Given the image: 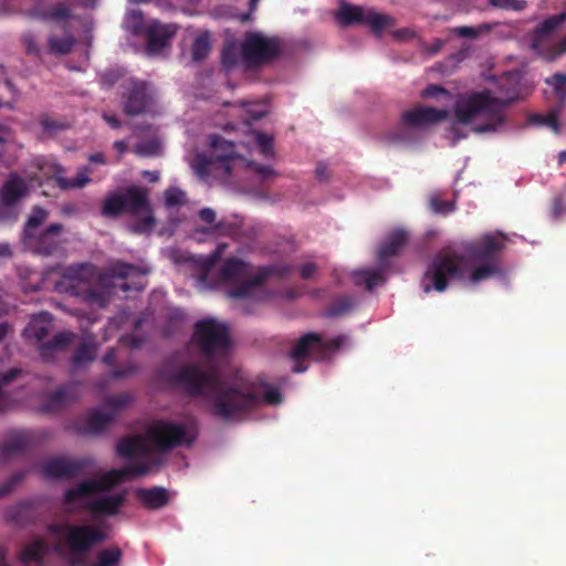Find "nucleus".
Here are the masks:
<instances>
[{
  "instance_id": "obj_37",
  "label": "nucleus",
  "mask_w": 566,
  "mask_h": 566,
  "mask_svg": "<svg viewBox=\"0 0 566 566\" xmlns=\"http://www.w3.org/2000/svg\"><path fill=\"white\" fill-rule=\"evenodd\" d=\"M211 51L210 33L208 31L198 34L191 45V59L195 62L205 60Z\"/></svg>"
},
{
  "instance_id": "obj_5",
  "label": "nucleus",
  "mask_w": 566,
  "mask_h": 566,
  "mask_svg": "<svg viewBox=\"0 0 566 566\" xmlns=\"http://www.w3.org/2000/svg\"><path fill=\"white\" fill-rule=\"evenodd\" d=\"M467 277L464 258L455 253L439 252L433 256L421 279L424 293L432 290L444 292L450 281H462Z\"/></svg>"
},
{
  "instance_id": "obj_10",
  "label": "nucleus",
  "mask_w": 566,
  "mask_h": 566,
  "mask_svg": "<svg viewBox=\"0 0 566 566\" xmlns=\"http://www.w3.org/2000/svg\"><path fill=\"white\" fill-rule=\"evenodd\" d=\"M448 117L446 109L420 106L402 113L399 125L388 135L395 144H411L416 142L413 129L423 128L439 123Z\"/></svg>"
},
{
  "instance_id": "obj_3",
  "label": "nucleus",
  "mask_w": 566,
  "mask_h": 566,
  "mask_svg": "<svg viewBox=\"0 0 566 566\" xmlns=\"http://www.w3.org/2000/svg\"><path fill=\"white\" fill-rule=\"evenodd\" d=\"M193 440L182 424L158 419L149 423L144 438L126 437L118 442L116 450L123 458H134L147 452L146 442L158 452H168L180 446H191Z\"/></svg>"
},
{
  "instance_id": "obj_48",
  "label": "nucleus",
  "mask_w": 566,
  "mask_h": 566,
  "mask_svg": "<svg viewBox=\"0 0 566 566\" xmlns=\"http://www.w3.org/2000/svg\"><path fill=\"white\" fill-rule=\"evenodd\" d=\"M546 84L552 86L555 94L560 98H566V74L555 73L545 80Z\"/></svg>"
},
{
  "instance_id": "obj_51",
  "label": "nucleus",
  "mask_w": 566,
  "mask_h": 566,
  "mask_svg": "<svg viewBox=\"0 0 566 566\" xmlns=\"http://www.w3.org/2000/svg\"><path fill=\"white\" fill-rule=\"evenodd\" d=\"M489 4L493 8L515 11H521L526 7L524 0H489Z\"/></svg>"
},
{
  "instance_id": "obj_44",
  "label": "nucleus",
  "mask_w": 566,
  "mask_h": 566,
  "mask_svg": "<svg viewBox=\"0 0 566 566\" xmlns=\"http://www.w3.org/2000/svg\"><path fill=\"white\" fill-rule=\"evenodd\" d=\"M491 31V27L486 23H482L478 27H469V25H462V27H455L451 30V32L460 38L465 39H476L483 33H488Z\"/></svg>"
},
{
  "instance_id": "obj_12",
  "label": "nucleus",
  "mask_w": 566,
  "mask_h": 566,
  "mask_svg": "<svg viewBox=\"0 0 566 566\" xmlns=\"http://www.w3.org/2000/svg\"><path fill=\"white\" fill-rule=\"evenodd\" d=\"M119 88L123 112L127 116H138L150 111L154 95L146 81L128 77L122 81Z\"/></svg>"
},
{
  "instance_id": "obj_15",
  "label": "nucleus",
  "mask_w": 566,
  "mask_h": 566,
  "mask_svg": "<svg viewBox=\"0 0 566 566\" xmlns=\"http://www.w3.org/2000/svg\"><path fill=\"white\" fill-rule=\"evenodd\" d=\"M506 237L502 232L485 233L469 242L464 251L468 258L475 263L496 262L499 264L500 255L505 249Z\"/></svg>"
},
{
  "instance_id": "obj_27",
  "label": "nucleus",
  "mask_w": 566,
  "mask_h": 566,
  "mask_svg": "<svg viewBox=\"0 0 566 566\" xmlns=\"http://www.w3.org/2000/svg\"><path fill=\"white\" fill-rule=\"evenodd\" d=\"M210 147L213 150L212 154L216 160L221 163L224 171L229 174L231 171L230 161L237 157L234 144L219 135H211Z\"/></svg>"
},
{
  "instance_id": "obj_8",
  "label": "nucleus",
  "mask_w": 566,
  "mask_h": 566,
  "mask_svg": "<svg viewBox=\"0 0 566 566\" xmlns=\"http://www.w3.org/2000/svg\"><path fill=\"white\" fill-rule=\"evenodd\" d=\"M195 342L209 361L224 358L229 354L231 339L228 327L214 318H205L195 324Z\"/></svg>"
},
{
  "instance_id": "obj_17",
  "label": "nucleus",
  "mask_w": 566,
  "mask_h": 566,
  "mask_svg": "<svg viewBox=\"0 0 566 566\" xmlns=\"http://www.w3.org/2000/svg\"><path fill=\"white\" fill-rule=\"evenodd\" d=\"M91 465V460L67 459L65 457H53L40 464L41 473L46 478L71 479L82 474Z\"/></svg>"
},
{
  "instance_id": "obj_25",
  "label": "nucleus",
  "mask_w": 566,
  "mask_h": 566,
  "mask_svg": "<svg viewBox=\"0 0 566 566\" xmlns=\"http://www.w3.org/2000/svg\"><path fill=\"white\" fill-rule=\"evenodd\" d=\"M135 495L148 510H159L169 503V493L163 486L139 488L135 491Z\"/></svg>"
},
{
  "instance_id": "obj_14",
  "label": "nucleus",
  "mask_w": 566,
  "mask_h": 566,
  "mask_svg": "<svg viewBox=\"0 0 566 566\" xmlns=\"http://www.w3.org/2000/svg\"><path fill=\"white\" fill-rule=\"evenodd\" d=\"M344 338L342 336L324 340L317 333H307L303 335L293 349L291 357L295 360H301L305 357H312L315 360H323L329 354L338 350L343 345Z\"/></svg>"
},
{
  "instance_id": "obj_55",
  "label": "nucleus",
  "mask_w": 566,
  "mask_h": 566,
  "mask_svg": "<svg viewBox=\"0 0 566 566\" xmlns=\"http://www.w3.org/2000/svg\"><path fill=\"white\" fill-rule=\"evenodd\" d=\"M22 43L29 55L41 56V49L38 46L35 38L31 32H27L22 35Z\"/></svg>"
},
{
  "instance_id": "obj_52",
  "label": "nucleus",
  "mask_w": 566,
  "mask_h": 566,
  "mask_svg": "<svg viewBox=\"0 0 566 566\" xmlns=\"http://www.w3.org/2000/svg\"><path fill=\"white\" fill-rule=\"evenodd\" d=\"M239 60L238 50L233 45L223 48L221 52V62L226 69H232L237 65Z\"/></svg>"
},
{
  "instance_id": "obj_24",
  "label": "nucleus",
  "mask_w": 566,
  "mask_h": 566,
  "mask_svg": "<svg viewBox=\"0 0 566 566\" xmlns=\"http://www.w3.org/2000/svg\"><path fill=\"white\" fill-rule=\"evenodd\" d=\"M251 274L252 266L249 263L238 258H229L221 268L220 279L226 283H237L248 279Z\"/></svg>"
},
{
  "instance_id": "obj_23",
  "label": "nucleus",
  "mask_w": 566,
  "mask_h": 566,
  "mask_svg": "<svg viewBox=\"0 0 566 566\" xmlns=\"http://www.w3.org/2000/svg\"><path fill=\"white\" fill-rule=\"evenodd\" d=\"M52 328V316L49 313H40L32 316L29 324L23 329V337L28 340H34L38 347L44 343V338Z\"/></svg>"
},
{
  "instance_id": "obj_31",
  "label": "nucleus",
  "mask_w": 566,
  "mask_h": 566,
  "mask_svg": "<svg viewBox=\"0 0 566 566\" xmlns=\"http://www.w3.org/2000/svg\"><path fill=\"white\" fill-rule=\"evenodd\" d=\"M75 335L72 332H60L55 334L49 342L42 343L39 346V352L44 360H50L53 353L64 349L72 343Z\"/></svg>"
},
{
  "instance_id": "obj_20",
  "label": "nucleus",
  "mask_w": 566,
  "mask_h": 566,
  "mask_svg": "<svg viewBox=\"0 0 566 566\" xmlns=\"http://www.w3.org/2000/svg\"><path fill=\"white\" fill-rule=\"evenodd\" d=\"M126 501V493L103 495L95 500L87 501L83 504V509L90 511L94 516H116Z\"/></svg>"
},
{
  "instance_id": "obj_54",
  "label": "nucleus",
  "mask_w": 566,
  "mask_h": 566,
  "mask_svg": "<svg viewBox=\"0 0 566 566\" xmlns=\"http://www.w3.org/2000/svg\"><path fill=\"white\" fill-rule=\"evenodd\" d=\"M24 473L23 472H17L12 474L8 480H6L0 485V497L6 496L9 494L13 489L23 480Z\"/></svg>"
},
{
  "instance_id": "obj_62",
  "label": "nucleus",
  "mask_w": 566,
  "mask_h": 566,
  "mask_svg": "<svg viewBox=\"0 0 566 566\" xmlns=\"http://www.w3.org/2000/svg\"><path fill=\"white\" fill-rule=\"evenodd\" d=\"M317 271V265L313 262H307L300 268V275L304 280L311 279Z\"/></svg>"
},
{
  "instance_id": "obj_32",
  "label": "nucleus",
  "mask_w": 566,
  "mask_h": 566,
  "mask_svg": "<svg viewBox=\"0 0 566 566\" xmlns=\"http://www.w3.org/2000/svg\"><path fill=\"white\" fill-rule=\"evenodd\" d=\"M46 553H48L46 543L41 538H36L23 547V549L20 553V560L23 564H29V563L42 564Z\"/></svg>"
},
{
  "instance_id": "obj_58",
  "label": "nucleus",
  "mask_w": 566,
  "mask_h": 566,
  "mask_svg": "<svg viewBox=\"0 0 566 566\" xmlns=\"http://www.w3.org/2000/svg\"><path fill=\"white\" fill-rule=\"evenodd\" d=\"M157 149H158V144L155 140H149V142H145V143H138L135 146L134 151L137 155L151 156V155L156 154Z\"/></svg>"
},
{
  "instance_id": "obj_64",
  "label": "nucleus",
  "mask_w": 566,
  "mask_h": 566,
  "mask_svg": "<svg viewBox=\"0 0 566 566\" xmlns=\"http://www.w3.org/2000/svg\"><path fill=\"white\" fill-rule=\"evenodd\" d=\"M199 218L209 224H212L216 221V212L210 208H203L199 211Z\"/></svg>"
},
{
  "instance_id": "obj_34",
  "label": "nucleus",
  "mask_w": 566,
  "mask_h": 566,
  "mask_svg": "<svg viewBox=\"0 0 566 566\" xmlns=\"http://www.w3.org/2000/svg\"><path fill=\"white\" fill-rule=\"evenodd\" d=\"M52 172L57 186L64 190L72 188H83L91 180L84 172L77 174L73 179L64 178V169L60 165H54Z\"/></svg>"
},
{
  "instance_id": "obj_61",
  "label": "nucleus",
  "mask_w": 566,
  "mask_h": 566,
  "mask_svg": "<svg viewBox=\"0 0 566 566\" xmlns=\"http://www.w3.org/2000/svg\"><path fill=\"white\" fill-rule=\"evenodd\" d=\"M20 374H21L20 368H11L10 370L3 373L0 378L1 388L6 385H9L11 381H13Z\"/></svg>"
},
{
  "instance_id": "obj_1",
  "label": "nucleus",
  "mask_w": 566,
  "mask_h": 566,
  "mask_svg": "<svg viewBox=\"0 0 566 566\" xmlns=\"http://www.w3.org/2000/svg\"><path fill=\"white\" fill-rule=\"evenodd\" d=\"M167 379L187 397L207 398L211 413L227 421L241 419L262 402L276 406L283 400L277 389H269L262 396L254 381L240 374L232 379H226L214 367L205 370L196 364H187Z\"/></svg>"
},
{
  "instance_id": "obj_45",
  "label": "nucleus",
  "mask_w": 566,
  "mask_h": 566,
  "mask_svg": "<svg viewBox=\"0 0 566 566\" xmlns=\"http://www.w3.org/2000/svg\"><path fill=\"white\" fill-rule=\"evenodd\" d=\"M42 20H55V21H65L71 17V10L64 3H56L48 11H44L36 15Z\"/></svg>"
},
{
  "instance_id": "obj_4",
  "label": "nucleus",
  "mask_w": 566,
  "mask_h": 566,
  "mask_svg": "<svg viewBox=\"0 0 566 566\" xmlns=\"http://www.w3.org/2000/svg\"><path fill=\"white\" fill-rule=\"evenodd\" d=\"M150 470L148 463L140 462L118 470H112L99 479H87L81 481L75 486L70 488L64 493V504L70 505L77 500L92 497L101 492H108L115 485L125 479L146 475Z\"/></svg>"
},
{
  "instance_id": "obj_2",
  "label": "nucleus",
  "mask_w": 566,
  "mask_h": 566,
  "mask_svg": "<svg viewBox=\"0 0 566 566\" xmlns=\"http://www.w3.org/2000/svg\"><path fill=\"white\" fill-rule=\"evenodd\" d=\"M515 99V94L504 99L489 90L473 92L455 103L454 115L458 123L471 125L475 133H493L504 125L505 108Z\"/></svg>"
},
{
  "instance_id": "obj_16",
  "label": "nucleus",
  "mask_w": 566,
  "mask_h": 566,
  "mask_svg": "<svg viewBox=\"0 0 566 566\" xmlns=\"http://www.w3.org/2000/svg\"><path fill=\"white\" fill-rule=\"evenodd\" d=\"M564 13L552 15L539 23L531 33L530 46L538 55L549 60V54L553 52L556 43V32L565 21Z\"/></svg>"
},
{
  "instance_id": "obj_18",
  "label": "nucleus",
  "mask_w": 566,
  "mask_h": 566,
  "mask_svg": "<svg viewBox=\"0 0 566 566\" xmlns=\"http://www.w3.org/2000/svg\"><path fill=\"white\" fill-rule=\"evenodd\" d=\"M62 230L63 226L61 223H52L45 229V231L40 233V235H32V239L25 240L35 253L49 256L54 254L60 249V234Z\"/></svg>"
},
{
  "instance_id": "obj_42",
  "label": "nucleus",
  "mask_w": 566,
  "mask_h": 566,
  "mask_svg": "<svg viewBox=\"0 0 566 566\" xmlns=\"http://www.w3.org/2000/svg\"><path fill=\"white\" fill-rule=\"evenodd\" d=\"M500 272V265L496 264V262H486L481 263L480 266L475 268L471 275L470 281L472 283H478L481 281H485L490 279L491 276L497 274Z\"/></svg>"
},
{
  "instance_id": "obj_28",
  "label": "nucleus",
  "mask_w": 566,
  "mask_h": 566,
  "mask_svg": "<svg viewBox=\"0 0 566 566\" xmlns=\"http://www.w3.org/2000/svg\"><path fill=\"white\" fill-rule=\"evenodd\" d=\"M32 444V436L28 431H19L11 434L0 447L3 457L21 454Z\"/></svg>"
},
{
  "instance_id": "obj_35",
  "label": "nucleus",
  "mask_w": 566,
  "mask_h": 566,
  "mask_svg": "<svg viewBox=\"0 0 566 566\" xmlns=\"http://www.w3.org/2000/svg\"><path fill=\"white\" fill-rule=\"evenodd\" d=\"M94 273V266L90 263H80L70 265L63 271V277L71 282V286L74 287V283L88 281Z\"/></svg>"
},
{
  "instance_id": "obj_21",
  "label": "nucleus",
  "mask_w": 566,
  "mask_h": 566,
  "mask_svg": "<svg viewBox=\"0 0 566 566\" xmlns=\"http://www.w3.org/2000/svg\"><path fill=\"white\" fill-rule=\"evenodd\" d=\"M176 34V28L170 24H163L158 21L151 22L146 30L147 51L150 54L159 53L169 45L170 39Z\"/></svg>"
},
{
  "instance_id": "obj_57",
  "label": "nucleus",
  "mask_w": 566,
  "mask_h": 566,
  "mask_svg": "<svg viewBox=\"0 0 566 566\" xmlns=\"http://www.w3.org/2000/svg\"><path fill=\"white\" fill-rule=\"evenodd\" d=\"M249 167L259 175L262 181H266L268 179L274 177L276 175L275 170L270 166L258 164L254 161L249 163Z\"/></svg>"
},
{
  "instance_id": "obj_19",
  "label": "nucleus",
  "mask_w": 566,
  "mask_h": 566,
  "mask_svg": "<svg viewBox=\"0 0 566 566\" xmlns=\"http://www.w3.org/2000/svg\"><path fill=\"white\" fill-rule=\"evenodd\" d=\"M81 397V385L78 382H69L59 387L48 396L44 403V410L57 412Z\"/></svg>"
},
{
  "instance_id": "obj_41",
  "label": "nucleus",
  "mask_w": 566,
  "mask_h": 566,
  "mask_svg": "<svg viewBox=\"0 0 566 566\" xmlns=\"http://www.w3.org/2000/svg\"><path fill=\"white\" fill-rule=\"evenodd\" d=\"M355 303L349 296H342L332 303L325 311V315L328 317H337L349 313Z\"/></svg>"
},
{
  "instance_id": "obj_9",
  "label": "nucleus",
  "mask_w": 566,
  "mask_h": 566,
  "mask_svg": "<svg viewBox=\"0 0 566 566\" xmlns=\"http://www.w3.org/2000/svg\"><path fill=\"white\" fill-rule=\"evenodd\" d=\"M335 20L342 27L367 25L371 32L379 36L382 32L396 24V19L389 14L376 11L374 8H364L340 1Z\"/></svg>"
},
{
  "instance_id": "obj_26",
  "label": "nucleus",
  "mask_w": 566,
  "mask_h": 566,
  "mask_svg": "<svg viewBox=\"0 0 566 566\" xmlns=\"http://www.w3.org/2000/svg\"><path fill=\"white\" fill-rule=\"evenodd\" d=\"M28 192V185L18 174L11 172L1 189V200L11 206L23 198Z\"/></svg>"
},
{
  "instance_id": "obj_59",
  "label": "nucleus",
  "mask_w": 566,
  "mask_h": 566,
  "mask_svg": "<svg viewBox=\"0 0 566 566\" xmlns=\"http://www.w3.org/2000/svg\"><path fill=\"white\" fill-rule=\"evenodd\" d=\"M563 213H566L565 197L563 193L556 196L553 200L552 214L558 219Z\"/></svg>"
},
{
  "instance_id": "obj_43",
  "label": "nucleus",
  "mask_w": 566,
  "mask_h": 566,
  "mask_svg": "<svg viewBox=\"0 0 566 566\" xmlns=\"http://www.w3.org/2000/svg\"><path fill=\"white\" fill-rule=\"evenodd\" d=\"M140 213H145L144 217L139 218L135 222L128 226L133 233L143 234L151 232L155 226V218L151 213L150 207L147 210H143Z\"/></svg>"
},
{
  "instance_id": "obj_53",
  "label": "nucleus",
  "mask_w": 566,
  "mask_h": 566,
  "mask_svg": "<svg viewBox=\"0 0 566 566\" xmlns=\"http://www.w3.org/2000/svg\"><path fill=\"white\" fill-rule=\"evenodd\" d=\"M185 192L178 188H169L165 192V201L168 207H177L185 202Z\"/></svg>"
},
{
  "instance_id": "obj_7",
  "label": "nucleus",
  "mask_w": 566,
  "mask_h": 566,
  "mask_svg": "<svg viewBox=\"0 0 566 566\" xmlns=\"http://www.w3.org/2000/svg\"><path fill=\"white\" fill-rule=\"evenodd\" d=\"M142 279L143 273L136 265L118 262L108 268V277L104 276L102 282L112 286L114 290L112 293H117V291L127 293L129 291H142L144 289ZM109 293L98 289H88L87 300L99 307H105L109 302Z\"/></svg>"
},
{
  "instance_id": "obj_60",
  "label": "nucleus",
  "mask_w": 566,
  "mask_h": 566,
  "mask_svg": "<svg viewBox=\"0 0 566 566\" xmlns=\"http://www.w3.org/2000/svg\"><path fill=\"white\" fill-rule=\"evenodd\" d=\"M136 370V366L128 364L124 367L115 368L114 370H112V377L115 379L124 378L133 375Z\"/></svg>"
},
{
  "instance_id": "obj_46",
  "label": "nucleus",
  "mask_w": 566,
  "mask_h": 566,
  "mask_svg": "<svg viewBox=\"0 0 566 566\" xmlns=\"http://www.w3.org/2000/svg\"><path fill=\"white\" fill-rule=\"evenodd\" d=\"M48 212L44 209L35 207L25 223L24 238L32 239L33 230H35L42 222H44Z\"/></svg>"
},
{
  "instance_id": "obj_40",
  "label": "nucleus",
  "mask_w": 566,
  "mask_h": 566,
  "mask_svg": "<svg viewBox=\"0 0 566 566\" xmlns=\"http://www.w3.org/2000/svg\"><path fill=\"white\" fill-rule=\"evenodd\" d=\"M95 346L88 343H82L73 356V367L81 368L84 364L95 359Z\"/></svg>"
},
{
  "instance_id": "obj_49",
  "label": "nucleus",
  "mask_w": 566,
  "mask_h": 566,
  "mask_svg": "<svg viewBox=\"0 0 566 566\" xmlns=\"http://www.w3.org/2000/svg\"><path fill=\"white\" fill-rule=\"evenodd\" d=\"M255 140L261 154L264 157L269 158L274 155L272 136L258 132L255 134Z\"/></svg>"
},
{
  "instance_id": "obj_6",
  "label": "nucleus",
  "mask_w": 566,
  "mask_h": 566,
  "mask_svg": "<svg viewBox=\"0 0 566 566\" xmlns=\"http://www.w3.org/2000/svg\"><path fill=\"white\" fill-rule=\"evenodd\" d=\"M108 525L65 524L64 543L70 553V566H85V555L108 538Z\"/></svg>"
},
{
  "instance_id": "obj_33",
  "label": "nucleus",
  "mask_w": 566,
  "mask_h": 566,
  "mask_svg": "<svg viewBox=\"0 0 566 566\" xmlns=\"http://www.w3.org/2000/svg\"><path fill=\"white\" fill-rule=\"evenodd\" d=\"M123 556L122 548L117 545H113L98 551L95 560L85 566H120Z\"/></svg>"
},
{
  "instance_id": "obj_22",
  "label": "nucleus",
  "mask_w": 566,
  "mask_h": 566,
  "mask_svg": "<svg viewBox=\"0 0 566 566\" xmlns=\"http://www.w3.org/2000/svg\"><path fill=\"white\" fill-rule=\"evenodd\" d=\"M272 273L273 269L271 266L258 268L254 275L251 274L248 279L241 280V283L238 286L230 289L227 292L228 297L249 298L252 293L272 275Z\"/></svg>"
},
{
  "instance_id": "obj_39",
  "label": "nucleus",
  "mask_w": 566,
  "mask_h": 566,
  "mask_svg": "<svg viewBox=\"0 0 566 566\" xmlns=\"http://www.w3.org/2000/svg\"><path fill=\"white\" fill-rule=\"evenodd\" d=\"M216 163H219V161L216 160V158L213 157V154L211 155V157H208L205 154L198 153L192 158L190 165H191V168L193 169V171L199 177L203 178V177H207L210 174L211 167Z\"/></svg>"
},
{
  "instance_id": "obj_56",
  "label": "nucleus",
  "mask_w": 566,
  "mask_h": 566,
  "mask_svg": "<svg viewBox=\"0 0 566 566\" xmlns=\"http://www.w3.org/2000/svg\"><path fill=\"white\" fill-rule=\"evenodd\" d=\"M129 401L130 396L128 394H119L117 396L109 397L106 400V405L109 411H114L116 413L119 408L126 406Z\"/></svg>"
},
{
  "instance_id": "obj_29",
  "label": "nucleus",
  "mask_w": 566,
  "mask_h": 566,
  "mask_svg": "<svg viewBox=\"0 0 566 566\" xmlns=\"http://www.w3.org/2000/svg\"><path fill=\"white\" fill-rule=\"evenodd\" d=\"M114 411L93 409L85 417L84 432L90 434L101 433L114 420Z\"/></svg>"
},
{
  "instance_id": "obj_13",
  "label": "nucleus",
  "mask_w": 566,
  "mask_h": 566,
  "mask_svg": "<svg viewBox=\"0 0 566 566\" xmlns=\"http://www.w3.org/2000/svg\"><path fill=\"white\" fill-rule=\"evenodd\" d=\"M243 59L251 65L272 61L281 53L277 39L266 38L259 32H247L241 45Z\"/></svg>"
},
{
  "instance_id": "obj_30",
  "label": "nucleus",
  "mask_w": 566,
  "mask_h": 566,
  "mask_svg": "<svg viewBox=\"0 0 566 566\" xmlns=\"http://www.w3.org/2000/svg\"><path fill=\"white\" fill-rule=\"evenodd\" d=\"M408 235L402 230L394 231L387 241L378 250V261L380 265L385 266L387 259L398 254L400 249L406 244Z\"/></svg>"
},
{
  "instance_id": "obj_63",
  "label": "nucleus",
  "mask_w": 566,
  "mask_h": 566,
  "mask_svg": "<svg viewBox=\"0 0 566 566\" xmlns=\"http://www.w3.org/2000/svg\"><path fill=\"white\" fill-rule=\"evenodd\" d=\"M564 53H566V36L559 41L556 40L553 52L549 54V60H554Z\"/></svg>"
},
{
  "instance_id": "obj_47",
  "label": "nucleus",
  "mask_w": 566,
  "mask_h": 566,
  "mask_svg": "<svg viewBox=\"0 0 566 566\" xmlns=\"http://www.w3.org/2000/svg\"><path fill=\"white\" fill-rule=\"evenodd\" d=\"M530 122L538 126H547L553 129L554 133L559 134V123L556 112H551L547 115L533 114Z\"/></svg>"
},
{
  "instance_id": "obj_36",
  "label": "nucleus",
  "mask_w": 566,
  "mask_h": 566,
  "mask_svg": "<svg viewBox=\"0 0 566 566\" xmlns=\"http://www.w3.org/2000/svg\"><path fill=\"white\" fill-rule=\"evenodd\" d=\"M353 276L356 285H365L368 291L385 282L380 270H358L353 273Z\"/></svg>"
},
{
  "instance_id": "obj_38",
  "label": "nucleus",
  "mask_w": 566,
  "mask_h": 566,
  "mask_svg": "<svg viewBox=\"0 0 566 566\" xmlns=\"http://www.w3.org/2000/svg\"><path fill=\"white\" fill-rule=\"evenodd\" d=\"M75 45V39L72 34H67L63 38L51 35L48 39V46L50 52L57 55H66L72 52Z\"/></svg>"
},
{
  "instance_id": "obj_11",
  "label": "nucleus",
  "mask_w": 566,
  "mask_h": 566,
  "mask_svg": "<svg viewBox=\"0 0 566 566\" xmlns=\"http://www.w3.org/2000/svg\"><path fill=\"white\" fill-rule=\"evenodd\" d=\"M148 208V190L130 186L126 189L125 193H113L106 197L102 203L101 211L105 217H117L123 212L138 216Z\"/></svg>"
},
{
  "instance_id": "obj_50",
  "label": "nucleus",
  "mask_w": 566,
  "mask_h": 566,
  "mask_svg": "<svg viewBox=\"0 0 566 566\" xmlns=\"http://www.w3.org/2000/svg\"><path fill=\"white\" fill-rule=\"evenodd\" d=\"M430 208L437 213L448 214L455 210V202L442 200L438 196L430 198Z\"/></svg>"
}]
</instances>
